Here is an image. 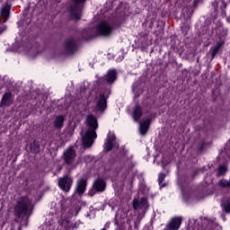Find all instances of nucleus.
I'll use <instances>...</instances> for the list:
<instances>
[{
  "label": "nucleus",
  "mask_w": 230,
  "mask_h": 230,
  "mask_svg": "<svg viewBox=\"0 0 230 230\" xmlns=\"http://www.w3.org/2000/svg\"><path fill=\"white\" fill-rule=\"evenodd\" d=\"M96 193H98V190H96V189H94V187L93 186V189H91L88 191V197H94V195H96Z\"/></svg>",
  "instance_id": "obj_29"
},
{
  "label": "nucleus",
  "mask_w": 230,
  "mask_h": 230,
  "mask_svg": "<svg viewBox=\"0 0 230 230\" xmlns=\"http://www.w3.org/2000/svg\"><path fill=\"white\" fill-rule=\"evenodd\" d=\"M217 186L219 188H223V190H230V179H221L217 182Z\"/></svg>",
  "instance_id": "obj_22"
},
{
  "label": "nucleus",
  "mask_w": 230,
  "mask_h": 230,
  "mask_svg": "<svg viewBox=\"0 0 230 230\" xmlns=\"http://www.w3.org/2000/svg\"><path fill=\"white\" fill-rule=\"evenodd\" d=\"M78 215V210H76V208H70L68 211V218L64 219V218H60L59 220V226H62V227H65V229L69 230V229H78V227H80V221H75V223H71L69 222V218H71V217H76Z\"/></svg>",
  "instance_id": "obj_5"
},
{
  "label": "nucleus",
  "mask_w": 230,
  "mask_h": 230,
  "mask_svg": "<svg viewBox=\"0 0 230 230\" xmlns=\"http://www.w3.org/2000/svg\"><path fill=\"white\" fill-rule=\"evenodd\" d=\"M120 60H123V58H121Z\"/></svg>",
  "instance_id": "obj_36"
},
{
  "label": "nucleus",
  "mask_w": 230,
  "mask_h": 230,
  "mask_svg": "<svg viewBox=\"0 0 230 230\" xmlns=\"http://www.w3.org/2000/svg\"><path fill=\"white\" fill-rule=\"evenodd\" d=\"M8 17H10V4H5L0 9V24L2 21L3 22L8 21Z\"/></svg>",
  "instance_id": "obj_16"
},
{
  "label": "nucleus",
  "mask_w": 230,
  "mask_h": 230,
  "mask_svg": "<svg viewBox=\"0 0 230 230\" xmlns=\"http://www.w3.org/2000/svg\"><path fill=\"white\" fill-rule=\"evenodd\" d=\"M219 157L220 159H224L226 163L230 160V141L226 143L225 152L221 153Z\"/></svg>",
  "instance_id": "obj_21"
},
{
  "label": "nucleus",
  "mask_w": 230,
  "mask_h": 230,
  "mask_svg": "<svg viewBox=\"0 0 230 230\" xmlns=\"http://www.w3.org/2000/svg\"><path fill=\"white\" fill-rule=\"evenodd\" d=\"M94 230V229H93Z\"/></svg>",
  "instance_id": "obj_37"
},
{
  "label": "nucleus",
  "mask_w": 230,
  "mask_h": 230,
  "mask_svg": "<svg viewBox=\"0 0 230 230\" xmlns=\"http://www.w3.org/2000/svg\"><path fill=\"white\" fill-rule=\"evenodd\" d=\"M25 51H29V53H31V51H33V49H31V50L25 49Z\"/></svg>",
  "instance_id": "obj_35"
},
{
  "label": "nucleus",
  "mask_w": 230,
  "mask_h": 230,
  "mask_svg": "<svg viewBox=\"0 0 230 230\" xmlns=\"http://www.w3.org/2000/svg\"><path fill=\"white\" fill-rule=\"evenodd\" d=\"M12 105V93H5L3 95L2 101H1V107H10Z\"/></svg>",
  "instance_id": "obj_19"
},
{
  "label": "nucleus",
  "mask_w": 230,
  "mask_h": 230,
  "mask_svg": "<svg viewBox=\"0 0 230 230\" xmlns=\"http://www.w3.org/2000/svg\"><path fill=\"white\" fill-rule=\"evenodd\" d=\"M113 146H118V144H116V136L114 133L110 132L104 143V150H106V152H111Z\"/></svg>",
  "instance_id": "obj_12"
},
{
  "label": "nucleus",
  "mask_w": 230,
  "mask_h": 230,
  "mask_svg": "<svg viewBox=\"0 0 230 230\" xmlns=\"http://www.w3.org/2000/svg\"><path fill=\"white\" fill-rule=\"evenodd\" d=\"M127 210L119 209L116 216H115V224L116 226H121L122 224H125L127 220Z\"/></svg>",
  "instance_id": "obj_15"
},
{
  "label": "nucleus",
  "mask_w": 230,
  "mask_h": 230,
  "mask_svg": "<svg viewBox=\"0 0 230 230\" xmlns=\"http://www.w3.org/2000/svg\"><path fill=\"white\" fill-rule=\"evenodd\" d=\"M83 92H85V87L84 86H81V93Z\"/></svg>",
  "instance_id": "obj_33"
},
{
  "label": "nucleus",
  "mask_w": 230,
  "mask_h": 230,
  "mask_svg": "<svg viewBox=\"0 0 230 230\" xmlns=\"http://www.w3.org/2000/svg\"><path fill=\"white\" fill-rule=\"evenodd\" d=\"M136 89H137V86H136V84H133V86H132L133 93H136Z\"/></svg>",
  "instance_id": "obj_32"
},
{
  "label": "nucleus",
  "mask_w": 230,
  "mask_h": 230,
  "mask_svg": "<svg viewBox=\"0 0 230 230\" xmlns=\"http://www.w3.org/2000/svg\"><path fill=\"white\" fill-rule=\"evenodd\" d=\"M164 179H166V174L160 173L159 176H158V182H159L160 188H164L165 185H164V183H163Z\"/></svg>",
  "instance_id": "obj_27"
},
{
  "label": "nucleus",
  "mask_w": 230,
  "mask_h": 230,
  "mask_svg": "<svg viewBox=\"0 0 230 230\" xmlns=\"http://www.w3.org/2000/svg\"><path fill=\"white\" fill-rule=\"evenodd\" d=\"M133 208L136 211L145 213V211L148 209V201L146 200V198H142L140 199H135L133 200Z\"/></svg>",
  "instance_id": "obj_11"
},
{
  "label": "nucleus",
  "mask_w": 230,
  "mask_h": 230,
  "mask_svg": "<svg viewBox=\"0 0 230 230\" xmlns=\"http://www.w3.org/2000/svg\"><path fill=\"white\" fill-rule=\"evenodd\" d=\"M96 128H98V120L93 115H88L86 118V126L81 131L83 145L85 148L93 146L94 139L98 137Z\"/></svg>",
  "instance_id": "obj_1"
},
{
  "label": "nucleus",
  "mask_w": 230,
  "mask_h": 230,
  "mask_svg": "<svg viewBox=\"0 0 230 230\" xmlns=\"http://www.w3.org/2000/svg\"><path fill=\"white\" fill-rule=\"evenodd\" d=\"M22 47H20L19 49H16V51H22V49H21Z\"/></svg>",
  "instance_id": "obj_34"
},
{
  "label": "nucleus",
  "mask_w": 230,
  "mask_h": 230,
  "mask_svg": "<svg viewBox=\"0 0 230 230\" xmlns=\"http://www.w3.org/2000/svg\"><path fill=\"white\" fill-rule=\"evenodd\" d=\"M78 49V47L76 46V41H75L73 39H67L65 41V50L68 55H72V53H75Z\"/></svg>",
  "instance_id": "obj_13"
},
{
  "label": "nucleus",
  "mask_w": 230,
  "mask_h": 230,
  "mask_svg": "<svg viewBox=\"0 0 230 230\" xmlns=\"http://www.w3.org/2000/svg\"><path fill=\"white\" fill-rule=\"evenodd\" d=\"M226 172H227V165H219L217 172V177H222L223 175H226Z\"/></svg>",
  "instance_id": "obj_25"
},
{
  "label": "nucleus",
  "mask_w": 230,
  "mask_h": 230,
  "mask_svg": "<svg viewBox=\"0 0 230 230\" xmlns=\"http://www.w3.org/2000/svg\"><path fill=\"white\" fill-rule=\"evenodd\" d=\"M142 116H143V108L139 105H136L133 110V119L135 121H139Z\"/></svg>",
  "instance_id": "obj_20"
},
{
  "label": "nucleus",
  "mask_w": 230,
  "mask_h": 230,
  "mask_svg": "<svg viewBox=\"0 0 230 230\" xmlns=\"http://www.w3.org/2000/svg\"><path fill=\"white\" fill-rule=\"evenodd\" d=\"M111 95V88L101 90L94 98L95 109L100 112H103L107 109V98Z\"/></svg>",
  "instance_id": "obj_4"
},
{
  "label": "nucleus",
  "mask_w": 230,
  "mask_h": 230,
  "mask_svg": "<svg viewBox=\"0 0 230 230\" xmlns=\"http://www.w3.org/2000/svg\"><path fill=\"white\" fill-rule=\"evenodd\" d=\"M116 78H118L116 70L110 69L103 77L99 79V84L102 85H112V83L116 82Z\"/></svg>",
  "instance_id": "obj_8"
},
{
  "label": "nucleus",
  "mask_w": 230,
  "mask_h": 230,
  "mask_svg": "<svg viewBox=\"0 0 230 230\" xmlns=\"http://www.w3.org/2000/svg\"><path fill=\"white\" fill-rule=\"evenodd\" d=\"M152 119L150 118H146L142 121L139 122V134L140 136H146V132H148V128L150 127Z\"/></svg>",
  "instance_id": "obj_14"
},
{
  "label": "nucleus",
  "mask_w": 230,
  "mask_h": 230,
  "mask_svg": "<svg viewBox=\"0 0 230 230\" xmlns=\"http://www.w3.org/2000/svg\"><path fill=\"white\" fill-rule=\"evenodd\" d=\"M30 147L31 152H32V154H39V152H40V146L39 145V142H37L36 140L31 143Z\"/></svg>",
  "instance_id": "obj_24"
},
{
  "label": "nucleus",
  "mask_w": 230,
  "mask_h": 230,
  "mask_svg": "<svg viewBox=\"0 0 230 230\" xmlns=\"http://www.w3.org/2000/svg\"><path fill=\"white\" fill-rule=\"evenodd\" d=\"M42 230H55V225L46 223L42 226Z\"/></svg>",
  "instance_id": "obj_28"
},
{
  "label": "nucleus",
  "mask_w": 230,
  "mask_h": 230,
  "mask_svg": "<svg viewBox=\"0 0 230 230\" xmlns=\"http://www.w3.org/2000/svg\"><path fill=\"white\" fill-rule=\"evenodd\" d=\"M189 230H222L217 218H204L201 221L190 222Z\"/></svg>",
  "instance_id": "obj_3"
},
{
  "label": "nucleus",
  "mask_w": 230,
  "mask_h": 230,
  "mask_svg": "<svg viewBox=\"0 0 230 230\" xmlns=\"http://www.w3.org/2000/svg\"><path fill=\"white\" fill-rule=\"evenodd\" d=\"M75 6L71 8V16L73 19H75V21H78L82 17V4L85 3L86 0H72Z\"/></svg>",
  "instance_id": "obj_10"
},
{
  "label": "nucleus",
  "mask_w": 230,
  "mask_h": 230,
  "mask_svg": "<svg viewBox=\"0 0 230 230\" xmlns=\"http://www.w3.org/2000/svg\"><path fill=\"white\" fill-rule=\"evenodd\" d=\"M65 164L71 166V168H76L77 163L76 159V151L73 147H68L63 155Z\"/></svg>",
  "instance_id": "obj_7"
},
{
  "label": "nucleus",
  "mask_w": 230,
  "mask_h": 230,
  "mask_svg": "<svg viewBox=\"0 0 230 230\" xmlns=\"http://www.w3.org/2000/svg\"><path fill=\"white\" fill-rule=\"evenodd\" d=\"M64 116L62 115L56 117L54 127H56V128H62V127H64Z\"/></svg>",
  "instance_id": "obj_23"
},
{
  "label": "nucleus",
  "mask_w": 230,
  "mask_h": 230,
  "mask_svg": "<svg viewBox=\"0 0 230 230\" xmlns=\"http://www.w3.org/2000/svg\"><path fill=\"white\" fill-rule=\"evenodd\" d=\"M222 47V42H217L216 44V46L214 47V49H212V58H214V57L217 55V53H218V49H220V48Z\"/></svg>",
  "instance_id": "obj_26"
},
{
  "label": "nucleus",
  "mask_w": 230,
  "mask_h": 230,
  "mask_svg": "<svg viewBox=\"0 0 230 230\" xmlns=\"http://www.w3.org/2000/svg\"><path fill=\"white\" fill-rule=\"evenodd\" d=\"M58 184L63 191H69L73 186V178L69 175H64L61 178H58Z\"/></svg>",
  "instance_id": "obj_9"
},
{
  "label": "nucleus",
  "mask_w": 230,
  "mask_h": 230,
  "mask_svg": "<svg viewBox=\"0 0 230 230\" xmlns=\"http://www.w3.org/2000/svg\"><path fill=\"white\" fill-rule=\"evenodd\" d=\"M85 188H87V181H85V179L78 180L75 188L76 193H78L79 195H84V193H85Z\"/></svg>",
  "instance_id": "obj_18"
},
{
  "label": "nucleus",
  "mask_w": 230,
  "mask_h": 230,
  "mask_svg": "<svg viewBox=\"0 0 230 230\" xmlns=\"http://www.w3.org/2000/svg\"><path fill=\"white\" fill-rule=\"evenodd\" d=\"M93 187L94 190H96L98 193H102L105 191V188H106L105 181H103V179L102 178H99L93 182Z\"/></svg>",
  "instance_id": "obj_17"
},
{
  "label": "nucleus",
  "mask_w": 230,
  "mask_h": 230,
  "mask_svg": "<svg viewBox=\"0 0 230 230\" xmlns=\"http://www.w3.org/2000/svg\"><path fill=\"white\" fill-rule=\"evenodd\" d=\"M114 31V25L110 22L102 21L96 27L97 35L111 37Z\"/></svg>",
  "instance_id": "obj_6"
},
{
  "label": "nucleus",
  "mask_w": 230,
  "mask_h": 230,
  "mask_svg": "<svg viewBox=\"0 0 230 230\" xmlns=\"http://www.w3.org/2000/svg\"><path fill=\"white\" fill-rule=\"evenodd\" d=\"M4 30H6V26H4V24H1L0 33H3V31H4Z\"/></svg>",
  "instance_id": "obj_30"
},
{
  "label": "nucleus",
  "mask_w": 230,
  "mask_h": 230,
  "mask_svg": "<svg viewBox=\"0 0 230 230\" xmlns=\"http://www.w3.org/2000/svg\"><path fill=\"white\" fill-rule=\"evenodd\" d=\"M31 211H33L31 199L28 196L20 198L15 207V213L19 218L23 219L22 226H28V219L31 217Z\"/></svg>",
  "instance_id": "obj_2"
},
{
  "label": "nucleus",
  "mask_w": 230,
  "mask_h": 230,
  "mask_svg": "<svg viewBox=\"0 0 230 230\" xmlns=\"http://www.w3.org/2000/svg\"><path fill=\"white\" fill-rule=\"evenodd\" d=\"M109 227H111V222H107L105 225H104V227L103 229H109Z\"/></svg>",
  "instance_id": "obj_31"
}]
</instances>
